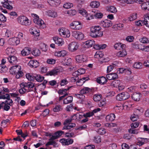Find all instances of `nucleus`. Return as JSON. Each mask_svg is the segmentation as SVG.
<instances>
[{
	"mask_svg": "<svg viewBox=\"0 0 149 149\" xmlns=\"http://www.w3.org/2000/svg\"><path fill=\"white\" fill-rule=\"evenodd\" d=\"M101 28L99 26H92L90 28V36L94 38L101 37L103 36V33L101 31Z\"/></svg>",
	"mask_w": 149,
	"mask_h": 149,
	"instance_id": "1",
	"label": "nucleus"
},
{
	"mask_svg": "<svg viewBox=\"0 0 149 149\" xmlns=\"http://www.w3.org/2000/svg\"><path fill=\"white\" fill-rule=\"evenodd\" d=\"M31 16L33 17V21L36 24L38 25L40 29H44L46 27V24L39 16L35 13L31 14Z\"/></svg>",
	"mask_w": 149,
	"mask_h": 149,
	"instance_id": "2",
	"label": "nucleus"
},
{
	"mask_svg": "<svg viewBox=\"0 0 149 149\" xmlns=\"http://www.w3.org/2000/svg\"><path fill=\"white\" fill-rule=\"evenodd\" d=\"M18 22L21 25L28 26L31 24V21L24 16H21L17 18Z\"/></svg>",
	"mask_w": 149,
	"mask_h": 149,
	"instance_id": "3",
	"label": "nucleus"
},
{
	"mask_svg": "<svg viewBox=\"0 0 149 149\" xmlns=\"http://www.w3.org/2000/svg\"><path fill=\"white\" fill-rule=\"evenodd\" d=\"M59 35L63 38H68L70 36V31L68 28L61 27L58 29Z\"/></svg>",
	"mask_w": 149,
	"mask_h": 149,
	"instance_id": "4",
	"label": "nucleus"
},
{
	"mask_svg": "<svg viewBox=\"0 0 149 149\" xmlns=\"http://www.w3.org/2000/svg\"><path fill=\"white\" fill-rule=\"evenodd\" d=\"M82 24L79 21H75L70 23V28L73 30H79L82 28Z\"/></svg>",
	"mask_w": 149,
	"mask_h": 149,
	"instance_id": "5",
	"label": "nucleus"
},
{
	"mask_svg": "<svg viewBox=\"0 0 149 149\" xmlns=\"http://www.w3.org/2000/svg\"><path fill=\"white\" fill-rule=\"evenodd\" d=\"M72 35L76 39L81 40L84 38V34L81 32L78 31H73L72 32Z\"/></svg>",
	"mask_w": 149,
	"mask_h": 149,
	"instance_id": "6",
	"label": "nucleus"
},
{
	"mask_svg": "<svg viewBox=\"0 0 149 149\" xmlns=\"http://www.w3.org/2000/svg\"><path fill=\"white\" fill-rule=\"evenodd\" d=\"M95 41L93 40H88L82 43L81 47L84 49L91 47L95 45Z\"/></svg>",
	"mask_w": 149,
	"mask_h": 149,
	"instance_id": "7",
	"label": "nucleus"
},
{
	"mask_svg": "<svg viewBox=\"0 0 149 149\" xmlns=\"http://www.w3.org/2000/svg\"><path fill=\"white\" fill-rule=\"evenodd\" d=\"M130 97V95L127 92H122L118 94L116 96V99L119 101L126 100Z\"/></svg>",
	"mask_w": 149,
	"mask_h": 149,
	"instance_id": "8",
	"label": "nucleus"
},
{
	"mask_svg": "<svg viewBox=\"0 0 149 149\" xmlns=\"http://www.w3.org/2000/svg\"><path fill=\"white\" fill-rule=\"evenodd\" d=\"M79 45L78 43L75 42H73L70 43L68 45V50L71 52H74L76 51L78 48Z\"/></svg>",
	"mask_w": 149,
	"mask_h": 149,
	"instance_id": "9",
	"label": "nucleus"
},
{
	"mask_svg": "<svg viewBox=\"0 0 149 149\" xmlns=\"http://www.w3.org/2000/svg\"><path fill=\"white\" fill-rule=\"evenodd\" d=\"M21 69V66L18 65H15L10 67L9 70L10 73L12 75H15L17 71Z\"/></svg>",
	"mask_w": 149,
	"mask_h": 149,
	"instance_id": "10",
	"label": "nucleus"
},
{
	"mask_svg": "<svg viewBox=\"0 0 149 149\" xmlns=\"http://www.w3.org/2000/svg\"><path fill=\"white\" fill-rule=\"evenodd\" d=\"M112 22L108 19H106L102 20L100 22V25L104 28H108L112 25Z\"/></svg>",
	"mask_w": 149,
	"mask_h": 149,
	"instance_id": "11",
	"label": "nucleus"
},
{
	"mask_svg": "<svg viewBox=\"0 0 149 149\" xmlns=\"http://www.w3.org/2000/svg\"><path fill=\"white\" fill-rule=\"evenodd\" d=\"M59 142L63 145L65 146L72 144L74 142V140L73 139L70 138L67 139L63 138L60 140Z\"/></svg>",
	"mask_w": 149,
	"mask_h": 149,
	"instance_id": "12",
	"label": "nucleus"
},
{
	"mask_svg": "<svg viewBox=\"0 0 149 149\" xmlns=\"http://www.w3.org/2000/svg\"><path fill=\"white\" fill-rule=\"evenodd\" d=\"M53 40L55 43L59 46H61L64 43L63 39L58 36L53 37Z\"/></svg>",
	"mask_w": 149,
	"mask_h": 149,
	"instance_id": "13",
	"label": "nucleus"
},
{
	"mask_svg": "<svg viewBox=\"0 0 149 149\" xmlns=\"http://www.w3.org/2000/svg\"><path fill=\"white\" fill-rule=\"evenodd\" d=\"M8 42L10 45L16 46L19 44L20 40L16 37H13L9 39Z\"/></svg>",
	"mask_w": 149,
	"mask_h": 149,
	"instance_id": "14",
	"label": "nucleus"
},
{
	"mask_svg": "<svg viewBox=\"0 0 149 149\" xmlns=\"http://www.w3.org/2000/svg\"><path fill=\"white\" fill-rule=\"evenodd\" d=\"M75 60L77 63H82L86 61V57L84 54L77 55L75 56Z\"/></svg>",
	"mask_w": 149,
	"mask_h": 149,
	"instance_id": "15",
	"label": "nucleus"
},
{
	"mask_svg": "<svg viewBox=\"0 0 149 149\" xmlns=\"http://www.w3.org/2000/svg\"><path fill=\"white\" fill-rule=\"evenodd\" d=\"M134 113L131 115L130 119L132 121L136 120L138 118V114L140 113L139 109H135L134 111Z\"/></svg>",
	"mask_w": 149,
	"mask_h": 149,
	"instance_id": "16",
	"label": "nucleus"
},
{
	"mask_svg": "<svg viewBox=\"0 0 149 149\" xmlns=\"http://www.w3.org/2000/svg\"><path fill=\"white\" fill-rule=\"evenodd\" d=\"M149 141V139L145 138H139L137 139L136 144L137 145L141 146L145 143H147Z\"/></svg>",
	"mask_w": 149,
	"mask_h": 149,
	"instance_id": "17",
	"label": "nucleus"
},
{
	"mask_svg": "<svg viewBox=\"0 0 149 149\" xmlns=\"http://www.w3.org/2000/svg\"><path fill=\"white\" fill-rule=\"evenodd\" d=\"M29 31L31 34L39 37L40 36V31L34 27H32L30 28Z\"/></svg>",
	"mask_w": 149,
	"mask_h": 149,
	"instance_id": "18",
	"label": "nucleus"
},
{
	"mask_svg": "<svg viewBox=\"0 0 149 149\" xmlns=\"http://www.w3.org/2000/svg\"><path fill=\"white\" fill-rule=\"evenodd\" d=\"M67 54V52L65 50L55 51L54 53V56L58 57H61L65 56Z\"/></svg>",
	"mask_w": 149,
	"mask_h": 149,
	"instance_id": "19",
	"label": "nucleus"
},
{
	"mask_svg": "<svg viewBox=\"0 0 149 149\" xmlns=\"http://www.w3.org/2000/svg\"><path fill=\"white\" fill-rule=\"evenodd\" d=\"M107 11L109 13L116 14L117 12L116 8L113 6H108L106 8Z\"/></svg>",
	"mask_w": 149,
	"mask_h": 149,
	"instance_id": "20",
	"label": "nucleus"
},
{
	"mask_svg": "<svg viewBox=\"0 0 149 149\" xmlns=\"http://www.w3.org/2000/svg\"><path fill=\"white\" fill-rule=\"evenodd\" d=\"M25 84V87H26L28 90L32 89L33 90V91H36V89L34 88L35 86V84L31 82H29L27 83H24Z\"/></svg>",
	"mask_w": 149,
	"mask_h": 149,
	"instance_id": "21",
	"label": "nucleus"
},
{
	"mask_svg": "<svg viewBox=\"0 0 149 149\" xmlns=\"http://www.w3.org/2000/svg\"><path fill=\"white\" fill-rule=\"evenodd\" d=\"M114 47L115 49L118 50H120L121 49H123L125 48L126 45L125 44L118 42L115 44Z\"/></svg>",
	"mask_w": 149,
	"mask_h": 149,
	"instance_id": "22",
	"label": "nucleus"
},
{
	"mask_svg": "<svg viewBox=\"0 0 149 149\" xmlns=\"http://www.w3.org/2000/svg\"><path fill=\"white\" fill-rule=\"evenodd\" d=\"M106 77L109 80H114L118 78V75L116 73H111L107 74Z\"/></svg>",
	"mask_w": 149,
	"mask_h": 149,
	"instance_id": "23",
	"label": "nucleus"
},
{
	"mask_svg": "<svg viewBox=\"0 0 149 149\" xmlns=\"http://www.w3.org/2000/svg\"><path fill=\"white\" fill-rule=\"evenodd\" d=\"M47 1L49 4L52 6H57L60 3V0H47Z\"/></svg>",
	"mask_w": 149,
	"mask_h": 149,
	"instance_id": "24",
	"label": "nucleus"
},
{
	"mask_svg": "<svg viewBox=\"0 0 149 149\" xmlns=\"http://www.w3.org/2000/svg\"><path fill=\"white\" fill-rule=\"evenodd\" d=\"M21 86H23L22 88H21L19 90V92L20 94H23L25 93L28 92L29 91H33L32 89L28 90L26 87H25V84L24 83L21 84Z\"/></svg>",
	"mask_w": 149,
	"mask_h": 149,
	"instance_id": "25",
	"label": "nucleus"
},
{
	"mask_svg": "<svg viewBox=\"0 0 149 149\" xmlns=\"http://www.w3.org/2000/svg\"><path fill=\"white\" fill-rule=\"evenodd\" d=\"M132 105L133 104L131 101H126L123 105V109L124 110H128Z\"/></svg>",
	"mask_w": 149,
	"mask_h": 149,
	"instance_id": "26",
	"label": "nucleus"
},
{
	"mask_svg": "<svg viewBox=\"0 0 149 149\" xmlns=\"http://www.w3.org/2000/svg\"><path fill=\"white\" fill-rule=\"evenodd\" d=\"M47 15L49 17H55L57 16V12L54 10H49L46 11Z\"/></svg>",
	"mask_w": 149,
	"mask_h": 149,
	"instance_id": "27",
	"label": "nucleus"
},
{
	"mask_svg": "<svg viewBox=\"0 0 149 149\" xmlns=\"http://www.w3.org/2000/svg\"><path fill=\"white\" fill-rule=\"evenodd\" d=\"M31 49L28 47H25L21 51V53L23 56L29 55L31 51Z\"/></svg>",
	"mask_w": 149,
	"mask_h": 149,
	"instance_id": "28",
	"label": "nucleus"
},
{
	"mask_svg": "<svg viewBox=\"0 0 149 149\" xmlns=\"http://www.w3.org/2000/svg\"><path fill=\"white\" fill-rule=\"evenodd\" d=\"M107 47V45L105 44L100 45L97 44L94 45V48L96 50L103 49L106 48Z\"/></svg>",
	"mask_w": 149,
	"mask_h": 149,
	"instance_id": "29",
	"label": "nucleus"
},
{
	"mask_svg": "<svg viewBox=\"0 0 149 149\" xmlns=\"http://www.w3.org/2000/svg\"><path fill=\"white\" fill-rule=\"evenodd\" d=\"M59 72V70L58 69H54L47 72V75L50 76H55L57 75Z\"/></svg>",
	"mask_w": 149,
	"mask_h": 149,
	"instance_id": "30",
	"label": "nucleus"
},
{
	"mask_svg": "<svg viewBox=\"0 0 149 149\" xmlns=\"http://www.w3.org/2000/svg\"><path fill=\"white\" fill-rule=\"evenodd\" d=\"M97 82L101 84H103L107 82L106 78L103 76L97 78L96 80Z\"/></svg>",
	"mask_w": 149,
	"mask_h": 149,
	"instance_id": "31",
	"label": "nucleus"
},
{
	"mask_svg": "<svg viewBox=\"0 0 149 149\" xmlns=\"http://www.w3.org/2000/svg\"><path fill=\"white\" fill-rule=\"evenodd\" d=\"M85 72V70L83 68H80L77 71H76L73 73V76H76L77 75H80L84 74Z\"/></svg>",
	"mask_w": 149,
	"mask_h": 149,
	"instance_id": "32",
	"label": "nucleus"
},
{
	"mask_svg": "<svg viewBox=\"0 0 149 149\" xmlns=\"http://www.w3.org/2000/svg\"><path fill=\"white\" fill-rule=\"evenodd\" d=\"M91 89L88 87H84L80 91V93L84 94L89 93L91 91Z\"/></svg>",
	"mask_w": 149,
	"mask_h": 149,
	"instance_id": "33",
	"label": "nucleus"
},
{
	"mask_svg": "<svg viewBox=\"0 0 149 149\" xmlns=\"http://www.w3.org/2000/svg\"><path fill=\"white\" fill-rule=\"evenodd\" d=\"M28 65L32 67L36 68L38 66L39 63L36 60H32L29 62Z\"/></svg>",
	"mask_w": 149,
	"mask_h": 149,
	"instance_id": "34",
	"label": "nucleus"
},
{
	"mask_svg": "<svg viewBox=\"0 0 149 149\" xmlns=\"http://www.w3.org/2000/svg\"><path fill=\"white\" fill-rule=\"evenodd\" d=\"M116 116L113 113H111L107 115L106 117V120L107 121H113L115 118Z\"/></svg>",
	"mask_w": 149,
	"mask_h": 149,
	"instance_id": "35",
	"label": "nucleus"
},
{
	"mask_svg": "<svg viewBox=\"0 0 149 149\" xmlns=\"http://www.w3.org/2000/svg\"><path fill=\"white\" fill-rule=\"evenodd\" d=\"M140 97L141 94L139 93H135L132 96V99L135 101H139L140 99Z\"/></svg>",
	"mask_w": 149,
	"mask_h": 149,
	"instance_id": "36",
	"label": "nucleus"
},
{
	"mask_svg": "<svg viewBox=\"0 0 149 149\" xmlns=\"http://www.w3.org/2000/svg\"><path fill=\"white\" fill-rule=\"evenodd\" d=\"M127 54L125 50L123 49L122 51H120L118 52L116 54V55L117 56L119 57H124Z\"/></svg>",
	"mask_w": 149,
	"mask_h": 149,
	"instance_id": "37",
	"label": "nucleus"
},
{
	"mask_svg": "<svg viewBox=\"0 0 149 149\" xmlns=\"http://www.w3.org/2000/svg\"><path fill=\"white\" fill-rule=\"evenodd\" d=\"M8 59L10 63L13 64H14L17 62V58L14 56H10L8 58Z\"/></svg>",
	"mask_w": 149,
	"mask_h": 149,
	"instance_id": "38",
	"label": "nucleus"
},
{
	"mask_svg": "<svg viewBox=\"0 0 149 149\" xmlns=\"http://www.w3.org/2000/svg\"><path fill=\"white\" fill-rule=\"evenodd\" d=\"M95 14L94 15V17L97 19H101L103 16V14L99 11H95Z\"/></svg>",
	"mask_w": 149,
	"mask_h": 149,
	"instance_id": "39",
	"label": "nucleus"
},
{
	"mask_svg": "<svg viewBox=\"0 0 149 149\" xmlns=\"http://www.w3.org/2000/svg\"><path fill=\"white\" fill-rule=\"evenodd\" d=\"M64 133L62 131H59L55 132L54 135L52 136V138L53 139H56L62 136Z\"/></svg>",
	"mask_w": 149,
	"mask_h": 149,
	"instance_id": "40",
	"label": "nucleus"
},
{
	"mask_svg": "<svg viewBox=\"0 0 149 149\" xmlns=\"http://www.w3.org/2000/svg\"><path fill=\"white\" fill-rule=\"evenodd\" d=\"M100 6V2L97 1H92L90 3V6L93 8H97Z\"/></svg>",
	"mask_w": 149,
	"mask_h": 149,
	"instance_id": "41",
	"label": "nucleus"
},
{
	"mask_svg": "<svg viewBox=\"0 0 149 149\" xmlns=\"http://www.w3.org/2000/svg\"><path fill=\"white\" fill-rule=\"evenodd\" d=\"M63 109L62 107L60 105L57 104L53 107V111L54 112H58L62 111Z\"/></svg>",
	"mask_w": 149,
	"mask_h": 149,
	"instance_id": "42",
	"label": "nucleus"
},
{
	"mask_svg": "<svg viewBox=\"0 0 149 149\" xmlns=\"http://www.w3.org/2000/svg\"><path fill=\"white\" fill-rule=\"evenodd\" d=\"M73 100V97L72 96H69L63 100V103L65 104H67L71 102Z\"/></svg>",
	"mask_w": 149,
	"mask_h": 149,
	"instance_id": "43",
	"label": "nucleus"
},
{
	"mask_svg": "<svg viewBox=\"0 0 149 149\" xmlns=\"http://www.w3.org/2000/svg\"><path fill=\"white\" fill-rule=\"evenodd\" d=\"M4 8H6L8 9H12L13 8V7L10 6L8 3V1H3L1 2Z\"/></svg>",
	"mask_w": 149,
	"mask_h": 149,
	"instance_id": "44",
	"label": "nucleus"
},
{
	"mask_svg": "<svg viewBox=\"0 0 149 149\" xmlns=\"http://www.w3.org/2000/svg\"><path fill=\"white\" fill-rule=\"evenodd\" d=\"M103 56V53L102 52L100 51H97L96 52L94 55V57L95 58L99 59L102 58Z\"/></svg>",
	"mask_w": 149,
	"mask_h": 149,
	"instance_id": "45",
	"label": "nucleus"
},
{
	"mask_svg": "<svg viewBox=\"0 0 149 149\" xmlns=\"http://www.w3.org/2000/svg\"><path fill=\"white\" fill-rule=\"evenodd\" d=\"M75 124L74 123H70L64 126L63 130H69L70 129L75 126Z\"/></svg>",
	"mask_w": 149,
	"mask_h": 149,
	"instance_id": "46",
	"label": "nucleus"
},
{
	"mask_svg": "<svg viewBox=\"0 0 149 149\" xmlns=\"http://www.w3.org/2000/svg\"><path fill=\"white\" fill-rule=\"evenodd\" d=\"M137 18V14L136 13H134L130 15L128 17V19L131 22L135 20Z\"/></svg>",
	"mask_w": 149,
	"mask_h": 149,
	"instance_id": "47",
	"label": "nucleus"
},
{
	"mask_svg": "<svg viewBox=\"0 0 149 149\" xmlns=\"http://www.w3.org/2000/svg\"><path fill=\"white\" fill-rule=\"evenodd\" d=\"M141 7L143 10H149V2H146L143 3L141 5Z\"/></svg>",
	"mask_w": 149,
	"mask_h": 149,
	"instance_id": "48",
	"label": "nucleus"
},
{
	"mask_svg": "<svg viewBox=\"0 0 149 149\" xmlns=\"http://www.w3.org/2000/svg\"><path fill=\"white\" fill-rule=\"evenodd\" d=\"M41 54L40 50L37 48L34 49L32 52V54L35 56H38Z\"/></svg>",
	"mask_w": 149,
	"mask_h": 149,
	"instance_id": "49",
	"label": "nucleus"
},
{
	"mask_svg": "<svg viewBox=\"0 0 149 149\" xmlns=\"http://www.w3.org/2000/svg\"><path fill=\"white\" fill-rule=\"evenodd\" d=\"M15 75H16V78L17 79H19L23 76L24 73L21 70V68L17 71V73Z\"/></svg>",
	"mask_w": 149,
	"mask_h": 149,
	"instance_id": "50",
	"label": "nucleus"
},
{
	"mask_svg": "<svg viewBox=\"0 0 149 149\" xmlns=\"http://www.w3.org/2000/svg\"><path fill=\"white\" fill-rule=\"evenodd\" d=\"M116 1L122 4H131L133 2L131 0H116Z\"/></svg>",
	"mask_w": 149,
	"mask_h": 149,
	"instance_id": "51",
	"label": "nucleus"
},
{
	"mask_svg": "<svg viewBox=\"0 0 149 149\" xmlns=\"http://www.w3.org/2000/svg\"><path fill=\"white\" fill-rule=\"evenodd\" d=\"M146 22L145 20V17L144 18V20L142 21L139 20V21H136L135 22V24L138 26H142L143 25H145V23Z\"/></svg>",
	"mask_w": 149,
	"mask_h": 149,
	"instance_id": "52",
	"label": "nucleus"
},
{
	"mask_svg": "<svg viewBox=\"0 0 149 149\" xmlns=\"http://www.w3.org/2000/svg\"><path fill=\"white\" fill-rule=\"evenodd\" d=\"M79 12L81 15L85 17L88 14L86 10L84 8H81L79 9Z\"/></svg>",
	"mask_w": 149,
	"mask_h": 149,
	"instance_id": "53",
	"label": "nucleus"
},
{
	"mask_svg": "<svg viewBox=\"0 0 149 149\" xmlns=\"http://www.w3.org/2000/svg\"><path fill=\"white\" fill-rule=\"evenodd\" d=\"M139 41L142 43H149V39L145 37H144L140 39Z\"/></svg>",
	"mask_w": 149,
	"mask_h": 149,
	"instance_id": "54",
	"label": "nucleus"
},
{
	"mask_svg": "<svg viewBox=\"0 0 149 149\" xmlns=\"http://www.w3.org/2000/svg\"><path fill=\"white\" fill-rule=\"evenodd\" d=\"M133 67L137 69H140L142 68V64L140 62L135 63L133 65Z\"/></svg>",
	"mask_w": 149,
	"mask_h": 149,
	"instance_id": "55",
	"label": "nucleus"
},
{
	"mask_svg": "<svg viewBox=\"0 0 149 149\" xmlns=\"http://www.w3.org/2000/svg\"><path fill=\"white\" fill-rule=\"evenodd\" d=\"M88 78H82L77 82V84L78 85H81L85 82L86 80H88Z\"/></svg>",
	"mask_w": 149,
	"mask_h": 149,
	"instance_id": "56",
	"label": "nucleus"
},
{
	"mask_svg": "<svg viewBox=\"0 0 149 149\" xmlns=\"http://www.w3.org/2000/svg\"><path fill=\"white\" fill-rule=\"evenodd\" d=\"M15 52V49L12 47H8L6 50V52L8 54H14Z\"/></svg>",
	"mask_w": 149,
	"mask_h": 149,
	"instance_id": "57",
	"label": "nucleus"
},
{
	"mask_svg": "<svg viewBox=\"0 0 149 149\" xmlns=\"http://www.w3.org/2000/svg\"><path fill=\"white\" fill-rule=\"evenodd\" d=\"M8 70L7 68L5 65H0V72L1 73H5Z\"/></svg>",
	"mask_w": 149,
	"mask_h": 149,
	"instance_id": "58",
	"label": "nucleus"
},
{
	"mask_svg": "<svg viewBox=\"0 0 149 149\" xmlns=\"http://www.w3.org/2000/svg\"><path fill=\"white\" fill-rule=\"evenodd\" d=\"M127 71L128 72V74L131 73V71L129 70H127L123 68H119V70L118 71V72L119 73H123L124 72H126Z\"/></svg>",
	"mask_w": 149,
	"mask_h": 149,
	"instance_id": "59",
	"label": "nucleus"
},
{
	"mask_svg": "<svg viewBox=\"0 0 149 149\" xmlns=\"http://www.w3.org/2000/svg\"><path fill=\"white\" fill-rule=\"evenodd\" d=\"M101 97L102 95L100 94H96L94 96L93 100L95 102H97L101 99Z\"/></svg>",
	"mask_w": 149,
	"mask_h": 149,
	"instance_id": "60",
	"label": "nucleus"
},
{
	"mask_svg": "<svg viewBox=\"0 0 149 149\" xmlns=\"http://www.w3.org/2000/svg\"><path fill=\"white\" fill-rule=\"evenodd\" d=\"M26 78L29 81H34L35 79V77L31 74L27 73L26 75Z\"/></svg>",
	"mask_w": 149,
	"mask_h": 149,
	"instance_id": "61",
	"label": "nucleus"
},
{
	"mask_svg": "<svg viewBox=\"0 0 149 149\" xmlns=\"http://www.w3.org/2000/svg\"><path fill=\"white\" fill-rule=\"evenodd\" d=\"M120 81V80H119L114 81L111 83L110 85L112 87L117 88L118 85Z\"/></svg>",
	"mask_w": 149,
	"mask_h": 149,
	"instance_id": "62",
	"label": "nucleus"
},
{
	"mask_svg": "<svg viewBox=\"0 0 149 149\" xmlns=\"http://www.w3.org/2000/svg\"><path fill=\"white\" fill-rule=\"evenodd\" d=\"M35 79L37 81L39 82H42L44 79V77L41 76L40 75H37L35 77Z\"/></svg>",
	"mask_w": 149,
	"mask_h": 149,
	"instance_id": "63",
	"label": "nucleus"
},
{
	"mask_svg": "<svg viewBox=\"0 0 149 149\" xmlns=\"http://www.w3.org/2000/svg\"><path fill=\"white\" fill-rule=\"evenodd\" d=\"M145 25L149 28V15H145Z\"/></svg>",
	"mask_w": 149,
	"mask_h": 149,
	"instance_id": "64",
	"label": "nucleus"
}]
</instances>
